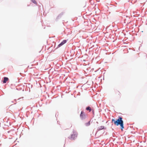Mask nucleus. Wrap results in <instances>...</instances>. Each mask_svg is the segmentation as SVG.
<instances>
[{"instance_id": "1", "label": "nucleus", "mask_w": 147, "mask_h": 147, "mask_svg": "<svg viewBox=\"0 0 147 147\" xmlns=\"http://www.w3.org/2000/svg\"><path fill=\"white\" fill-rule=\"evenodd\" d=\"M112 122H113L114 125L116 126L120 125L121 130H123V129L124 128V127L123 126V122L121 117H119L118 119L116 120L113 119L112 120Z\"/></svg>"}, {"instance_id": "2", "label": "nucleus", "mask_w": 147, "mask_h": 147, "mask_svg": "<svg viewBox=\"0 0 147 147\" xmlns=\"http://www.w3.org/2000/svg\"><path fill=\"white\" fill-rule=\"evenodd\" d=\"M77 134L76 132H74L73 134L71 135V136L69 137V138L71 140H74L77 136Z\"/></svg>"}, {"instance_id": "3", "label": "nucleus", "mask_w": 147, "mask_h": 147, "mask_svg": "<svg viewBox=\"0 0 147 147\" xmlns=\"http://www.w3.org/2000/svg\"><path fill=\"white\" fill-rule=\"evenodd\" d=\"M80 117L82 119L86 118V115L84 112L82 111L80 115Z\"/></svg>"}, {"instance_id": "4", "label": "nucleus", "mask_w": 147, "mask_h": 147, "mask_svg": "<svg viewBox=\"0 0 147 147\" xmlns=\"http://www.w3.org/2000/svg\"><path fill=\"white\" fill-rule=\"evenodd\" d=\"M67 41L66 40H63L60 44H59L58 46V47H59L63 45H64L65 43Z\"/></svg>"}, {"instance_id": "5", "label": "nucleus", "mask_w": 147, "mask_h": 147, "mask_svg": "<svg viewBox=\"0 0 147 147\" xmlns=\"http://www.w3.org/2000/svg\"><path fill=\"white\" fill-rule=\"evenodd\" d=\"M115 94L117 96L120 97L121 96V93L119 91H117L115 92Z\"/></svg>"}, {"instance_id": "6", "label": "nucleus", "mask_w": 147, "mask_h": 147, "mask_svg": "<svg viewBox=\"0 0 147 147\" xmlns=\"http://www.w3.org/2000/svg\"><path fill=\"white\" fill-rule=\"evenodd\" d=\"M8 78L7 77H5L4 78V80L3 81V83H5L8 80Z\"/></svg>"}, {"instance_id": "7", "label": "nucleus", "mask_w": 147, "mask_h": 147, "mask_svg": "<svg viewBox=\"0 0 147 147\" xmlns=\"http://www.w3.org/2000/svg\"><path fill=\"white\" fill-rule=\"evenodd\" d=\"M86 110L89 111V112H90L91 111V108L89 107H87L86 108Z\"/></svg>"}, {"instance_id": "8", "label": "nucleus", "mask_w": 147, "mask_h": 147, "mask_svg": "<svg viewBox=\"0 0 147 147\" xmlns=\"http://www.w3.org/2000/svg\"><path fill=\"white\" fill-rule=\"evenodd\" d=\"M31 0L34 4H37V3H36V1L35 0Z\"/></svg>"}]
</instances>
